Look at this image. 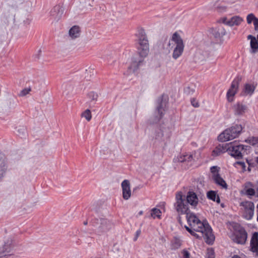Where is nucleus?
I'll return each instance as SVG.
<instances>
[{"label":"nucleus","instance_id":"1","mask_svg":"<svg viewBox=\"0 0 258 258\" xmlns=\"http://www.w3.org/2000/svg\"><path fill=\"white\" fill-rule=\"evenodd\" d=\"M186 217L188 225L184 226L186 230L196 238L203 237L206 243L212 244L215 236L209 225L201 221L195 214L191 212L186 214Z\"/></svg>","mask_w":258,"mask_h":258},{"label":"nucleus","instance_id":"2","mask_svg":"<svg viewBox=\"0 0 258 258\" xmlns=\"http://www.w3.org/2000/svg\"><path fill=\"white\" fill-rule=\"evenodd\" d=\"M138 52L140 58L137 60L135 59L128 67L131 72H134L137 70L140 64L143 62V58L146 57L149 52V45L148 40L145 32L142 30L139 32L138 37Z\"/></svg>","mask_w":258,"mask_h":258},{"label":"nucleus","instance_id":"3","mask_svg":"<svg viewBox=\"0 0 258 258\" xmlns=\"http://www.w3.org/2000/svg\"><path fill=\"white\" fill-rule=\"evenodd\" d=\"M183 40L177 32H175L169 40L167 48L170 51L173 48L172 57L176 59L180 56L184 50Z\"/></svg>","mask_w":258,"mask_h":258},{"label":"nucleus","instance_id":"4","mask_svg":"<svg viewBox=\"0 0 258 258\" xmlns=\"http://www.w3.org/2000/svg\"><path fill=\"white\" fill-rule=\"evenodd\" d=\"M242 130L241 125H235L228 128L221 133L218 136V140L221 142H226L237 138Z\"/></svg>","mask_w":258,"mask_h":258},{"label":"nucleus","instance_id":"5","mask_svg":"<svg viewBox=\"0 0 258 258\" xmlns=\"http://www.w3.org/2000/svg\"><path fill=\"white\" fill-rule=\"evenodd\" d=\"M176 202L174 207L176 212L179 214H187L190 212L188 204L185 200V196H183L181 192H178L176 194Z\"/></svg>","mask_w":258,"mask_h":258},{"label":"nucleus","instance_id":"6","mask_svg":"<svg viewBox=\"0 0 258 258\" xmlns=\"http://www.w3.org/2000/svg\"><path fill=\"white\" fill-rule=\"evenodd\" d=\"M112 226L113 224L110 221L104 218L96 219L94 223L95 232L98 235L107 232L111 229Z\"/></svg>","mask_w":258,"mask_h":258},{"label":"nucleus","instance_id":"7","mask_svg":"<svg viewBox=\"0 0 258 258\" xmlns=\"http://www.w3.org/2000/svg\"><path fill=\"white\" fill-rule=\"evenodd\" d=\"M249 148V146L239 145L234 142L229 144L228 152L235 158L240 159L242 157L245 151Z\"/></svg>","mask_w":258,"mask_h":258},{"label":"nucleus","instance_id":"8","mask_svg":"<svg viewBox=\"0 0 258 258\" xmlns=\"http://www.w3.org/2000/svg\"><path fill=\"white\" fill-rule=\"evenodd\" d=\"M158 103L154 114L149 120L150 123H157L159 121L164 114L166 102L163 101L162 99L160 98L158 100Z\"/></svg>","mask_w":258,"mask_h":258},{"label":"nucleus","instance_id":"9","mask_svg":"<svg viewBox=\"0 0 258 258\" xmlns=\"http://www.w3.org/2000/svg\"><path fill=\"white\" fill-rule=\"evenodd\" d=\"M240 206L241 207L243 217L247 220L251 219L254 210L253 203L250 201H244L240 203Z\"/></svg>","mask_w":258,"mask_h":258},{"label":"nucleus","instance_id":"10","mask_svg":"<svg viewBox=\"0 0 258 258\" xmlns=\"http://www.w3.org/2000/svg\"><path fill=\"white\" fill-rule=\"evenodd\" d=\"M13 248V242L11 238H7L4 243L0 245V258L9 255Z\"/></svg>","mask_w":258,"mask_h":258},{"label":"nucleus","instance_id":"11","mask_svg":"<svg viewBox=\"0 0 258 258\" xmlns=\"http://www.w3.org/2000/svg\"><path fill=\"white\" fill-rule=\"evenodd\" d=\"M221 21L224 24L230 27H232L239 25L243 21V19L238 16H235L230 19H228L226 17L222 18Z\"/></svg>","mask_w":258,"mask_h":258},{"label":"nucleus","instance_id":"12","mask_svg":"<svg viewBox=\"0 0 258 258\" xmlns=\"http://www.w3.org/2000/svg\"><path fill=\"white\" fill-rule=\"evenodd\" d=\"M185 200L188 204H189L194 208H196L199 202V199L197 195L193 191L187 192L186 196H185Z\"/></svg>","mask_w":258,"mask_h":258},{"label":"nucleus","instance_id":"13","mask_svg":"<svg viewBox=\"0 0 258 258\" xmlns=\"http://www.w3.org/2000/svg\"><path fill=\"white\" fill-rule=\"evenodd\" d=\"M238 87V82L237 80H234L231 85L230 89L227 93V98L229 102H232L233 100V97L236 93Z\"/></svg>","mask_w":258,"mask_h":258},{"label":"nucleus","instance_id":"14","mask_svg":"<svg viewBox=\"0 0 258 258\" xmlns=\"http://www.w3.org/2000/svg\"><path fill=\"white\" fill-rule=\"evenodd\" d=\"M121 187L122 188V197L123 198L127 200L131 196V190L130 188V183L128 180H124L121 183Z\"/></svg>","mask_w":258,"mask_h":258},{"label":"nucleus","instance_id":"15","mask_svg":"<svg viewBox=\"0 0 258 258\" xmlns=\"http://www.w3.org/2000/svg\"><path fill=\"white\" fill-rule=\"evenodd\" d=\"M247 239V233L243 229H240L235 233V241L239 244H244Z\"/></svg>","mask_w":258,"mask_h":258},{"label":"nucleus","instance_id":"16","mask_svg":"<svg viewBox=\"0 0 258 258\" xmlns=\"http://www.w3.org/2000/svg\"><path fill=\"white\" fill-rule=\"evenodd\" d=\"M7 169V159L4 155L0 154V180L6 174Z\"/></svg>","mask_w":258,"mask_h":258},{"label":"nucleus","instance_id":"17","mask_svg":"<svg viewBox=\"0 0 258 258\" xmlns=\"http://www.w3.org/2000/svg\"><path fill=\"white\" fill-rule=\"evenodd\" d=\"M250 250L258 255V233L254 232L250 240Z\"/></svg>","mask_w":258,"mask_h":258},{"label":"nucleus","instance_id":"18","mask_svg":"<svg viewBox=\"0 0 258 258\" xmlns=\"http://www.w3.org/2000/svg\"><path fill=\"white\" fill-rule=\"evenodd\" d=\"M228 147L229 144L219 145L213 151V155L214 156H218L226 151L228 152Z\"/></svg>","mask_w":258,"mask_h":258},{"label":"nucleus","instance_id":"19","mask_svg":"<svg viewBox=\"0 0 258 258\" xmlns=\"http://www.w3.org/2000/svg\"><path fill=\"white\" fill-rule=\"evenodd\" d=\"M63 12V8L59 5H56L51 10L50 14L55 19H59L62 16Z\"/></svg>","mask_w":258,"mask_h":258},{"label":"nucleus","instance_id":"20","mask_svg":"<svg viewBox=\"0 0 258 258\" xmlns=\"http://www.w3.org/2000/svg\"><path fill=\"white\" fill-rule=\"evenodd\" d=\"M253 185L251 182H247L244 185L245 194L249 196H253L256 193V189L253 188Z\"/></svg>","mask_w":258,"mask_h":258},{"label":"nucleus","instance_id":"21","mask_svg":"<svg viewBox=\"0 0 258 258\" xmlns=\"http://www.w3.org/2000/svg\"><path fill=\"white\" fill-rule=\"evenodd\" d=\"M211 32L214 36L216 38H220L226 34V31L222 27H218L215 28H213L211 30Z\"/></svg>","mask_w":258,"mask_h":258},{"label":"nucleus","instance_id":"22","mask_svg":"<svg viewBox=\"0 0 258 258\" xmlns=\"http://www.w3.org/2000/svg\"><path fill=\"white\" fill-rule=\"evenodd\" d=\"M233 109L236 115H241L245 112L246 106L240 103H237L234 105Z\"/></svg>","mask_w":258,"mask_h":258},{"label":"nucleus","instance_id":"23","mask_svg":"<svg viewBox=\"0 0 258 258\" xmlns=\"http://www.w3.org/2000/svg\"><path fill=\"white\" fill-rule=\"evenodd\" d=\"M215 182L221 186L222 188L227 189V185L225 181L220 176V175H217L215 176V177L213 178Z\"/></svg>","mask_w":258,"mask_h":258},{"label":"nucleus","instance_id":"24","mask_svg":"<svg viewBox=\"0 0 258 258\" xmlns=\"http://www.w3.org/2000/svg\"><path fill=\"white\" fill-rule=\"evenodd\" d=\"M182 244V240L177 237H174L171 241V248L172 249L175 250L178 249Z\"/></svg>","mask_w":258,"mask_h":258},{"label":"nucleus","instance_id":"25","mask_svg":"<svg viewBox=\"0 0 258 258\" xmlns=\"http://www.w3.org/2000/svg\"><path fill=\"white\" fill-rule=\"evenodd\" d=\"M80 30L78 26H73L69 31L70 36L73 39L80 36Z\"/></svg>","mask_w":258,"mask_h":258},{"label":"nucleus","instance_id":"26","mask_svg":"<svg viewBox=\"0 0 258 258\" xmlns=\"http://www.w3.org/2000/svg\"><path fill=\"white\" fill-rule=\"evenodd\" d=\"M207 197L210 200L216 202L217 203H220V199L219 197L217 195L216 191L213 190L209 191L207 192Z\"/></svg>","mask_w":258,"mask_h":258},{"label":"nucleus","instance_id":"27","mask_svg":"<svg viewBox=\"0 0 258 258\" xmlns=\"http://www.w3.org/2000/svg\"><path fill=\"white\" fill-rule=\"evenodd\" d=\"M193 160L192 155L191 154H186L185 155L180 156L178 160L180 162H189Z\"/></svg>","mask_w":258,"mask_h":258},{"label":"nucleus","instance_id":"28","mask_svg":"<svg viewBox=\"0 0 258 258\" xmlns=\"http://www.w3.org/2000/svg\"><path fill=\"white\" fill-rule=\"evenodd\" d=\"M250 47L252 53H255L258 50V41L256 38H253V39L250 40Z\"/></svg>","mask_w":258,"mask_h":258},{"label":"nucleus","instance_id":"29","mask_svg":"<svg viewBox=\"0 0 258 258\" xmlns=\"http://www.w3.org/2000/svg\"><path fill=\"white\" fill-rule=\"evenodd\" d=\"M255 90V87L251 84H246L244 87L245 93L246 94L251 95Z\"/></svg>","mask_w":258,"mask_h":258},{"label":"nucleus","instance_id":"30","mask_svg":"<svg viewBox=\"0 0 258 258\" xmlns=\"http://www.w3.org/2000/svg\"><path fill=\"white\" fill-rule=\"evenodd\" d=\"M161 212L159 209H157V208H153L151 210V216L154 219H155L156 218L160 219L161 218Z\"/></svg>","mask_w":258,"mask_h":258},{"label":"nucleus","instance_id":"31","mask_svg":"<svg viewBox=\"0 0 258 258\" xmlns=\"http://www.w3.org/2000/svg\"><path fill=\"white\" fill-rule=\"evenodd\" d=\"M81 116L84 117L87 121H90L92 118L91 113L89 109H86L82 113Z\"/></svg>","mask_w":258,"mask_h":258},{"label":"nucleus","instance_id":"32","mask_svg":"<svg viewBox=\"0 0 258 258\" xmlns=\"http://www.w3.org/2000/svg\"><path fill=\"white\" fill-rule=\"evenodd\" d=\"M88 97L91 102H95L97 100L98 95L94 92H91L88 94Z\"/></svg>","mask_w":258,"mask_h":258},{"label":"nucleus","instance_id":"33","mask_svg":"<svg viewBox=\"0 0 258 258\" xmlns=\"http://www.w3.org/2000/svg\"><path fill=\"white\" fill-rule=\"evenodd\" d=\"M220 168L216 166H214L211 167L210 170L212 174V178H214L215 176L220 175L219 174Z\"/></svg>","mask_w":258,"mask_h":258},{"label":"nucleus","instance_id":"34","mask_svg":"<svg viewBox=\"0 0 258 258\" xmlns=\"http://www.w3.org/2000/svg\"><path fill=\"white\" fill-rule=\"evenodd\" d=\"M257 19L253 14H249L247 16L246 20L248 24H250L252 21L254 22V20Z\"/></svg>","mask_w":258,"mask_h":258},{"label":"nucleus","instance_id":"35","mask_svg":"<svg viewBox=\"0 0 258 258\" xmlns=\"http://www.w3.org/2000/svg\"><path fill=\"white\" fill-rule=\"evenodd\" d=\"M206 258H215L214 252L212 249H208Z\"/></svg>","mask_w":258,"mask_h":258},{"label":"nucleus","instance_id":"36","mask_svg":"<svg viewBox=\"0 0 258 258\" xmlns=\"http://www.w3.org/2000/svg\"><path fill=\"white\" fill-rule=\"evenodd\" d=\"M181 253L182 255V258H190V253L186 249H183L181 251Z\"/></svg>","mask_w":258,"mask_h":258},{"label":"nucleus","instance_id":"37","mask_svg":"<svg viewBox=\"0 0 258 258\" xmlns=\"http://www.w3.org/2000/svg\"><path fill=\"white\" fill-rule=\"evenodd\" d=\"M30 91H31L30 88H25V89L22 90L20 92L19 95L20 96H24L26 95L27 94H28L30 92Z\"/></svg>","mask_w":258,"mask_h":258},{"label":"nucleus","instance_id":"38","mask_svg":"<svg viewBox=\"0 0 258 258\" xmlns=\"http://www.w3.org/2000/svg\"><path fill=\"white\" fill-rule=\"evenodd\" d=\"M18 132L20 136H24L26 133V130L25 127L22 126L18 128Z\"/></svg>","mask_w":258,"mask_h":258},{"label":"nucleus","instance_id":"39","mask_svg":"<svg viewBox=\"0 0 258 258\" xmlns=\"http://www.w3.org/2000/svg\"><path fill=\"white\" fill-rule=\"evenodd\" d=\"M257 139L256 138L252 137L248 139L247 140H246V142H248L250 144H251L252 145H255L257 142Z\"/></svg>","mask_w":258,"mask_h":258},{"label":"nucleus","instance_id":"40","mask_svg":"<svg viewBox=\"0 0 258 258\" xmlns=\"http://www.w3.org/2000/svg\"><path fill=\"white\" fill-rule=\"evenodd\" d=\"M253 25L254 26L255 30L258 31V19L254 20V22H253Z\"/></svg>","mask_w":258,"mask_h":258},{"label":"nucleus","instance_id":"41","mask_svg":"<svg viewBox=\"0 0 258 258\" xmlns=\"http://www.w3.org/2000/svg\"><path fill=\"white\" fill-rule=\"evenodd\" d=\"M141 231L140 229L136 231V237L134 238V240H136L137 239L138 237L141 234Z\"/></svg>","mask_w":258,"mask_h":258},{"label":"nucleus","instance_id":"42","mask_svg":"<svg viewBox=\"0 0 258 258\" xmlns=\"http://www.w3.org/2000/svg\"><path fill=\"white\" fill-rule=\"evenodd\" d=\"M191 104H192V106L195 107H197L199 106V103L198 102H196V101L194 100L191 101Z\"/></svg>","mask_w":258,"mask_h":258},{"label":"nucleus","instance_id":"43","mask_svg":"<svg viewBox=\"0 0 258 258\" xmlns=\"http://www.w3.org/2000/svg\"><path fill=\"white\" fill-rule=\"evenodd\" d=\"M255 189H256V194L258 197V181L256 182V184H255Z\"/></svg>","mask_w":258,"mask_h":258},{"label":"nucleus","instance_id":"44","mask_svg":"<svg viewBox=\"0 0 258 258\" xmlns=\"http://www.w3.org/2000/svg\"><path fill=\"white\" fill-rule=\"evenodd\" d=\"M253 38H255V37L251 35H249L248 36H247V38L248 39H250V40H251L252 39H253Z\"/></svg>","mask_w":258,"mask_h":258},{"label":"nucleus","instance_id":"45","mask_svg":"<svg viewBox=\"0 0 258 258\" xmlns=\"http://www.w3.org/2000/svg\"><path fill=\"white\" fill-rule=\"evenodd\" d=\"M189 87H186V88H185V89H184V91H185V92H187L188 93H190V92L189 91H188V90H189Z\"/></svg>","mask_w":258,"mask_h":258},{"label":"nucleus","instance_id":"46","mask_svg":"<svg viewBox=\"0 0 258 258\" xmlns=\"http://www.w3.org/2000/svg\"><path fill=\"white\" fill-rule=\"evenodd\" d=\"M143 214V211H141L139 212L138 215L137 216H141L142 215V214Z\"/></svg>","mask_w":258,"mask_h":258},{"label":"nucleus","instance_id":"47","mask_svg":"<svg viewBox=\"0 0 258 258\" xmlns=\"http://www.w3.org/2000/svg\"><path fill=\"white\" fill-rule=\"evenodd\" d=\"M232 258H241V257H240L239 255H234Z\"/></svg>","mask_w":258,"mask_h":258},{"label":"nucleus","instance_id":"48","mask_svg":"<svg viewBox=\"0 0 258 258\" xmlns=\"http://www.w3.org/2000/svg\"><path fill=\"white\" fill-rule=\"evenodd\" d=\"M256 209H257V220L258 221V203H257V205L256 206Z\"/></svg>","mask_w":258,"mask_h":258},{"label":"nucleus","instance_id":"49","mask_svg":"<svg viewBox=\"0 0 258 258\" xmlns=\"http://www.w3.org/2000/svg\"><path fill=\"white\" fill-rule=\"evenodd\" d=\"M84 225H87V221H85L84 222Z\"/></svg>","mask_w":258,"mask_h":258},{"label":"nucleus","instance_id":"50","mask_svg":"<svg viewBox=\"0 0 258 258\" xmlns=\"http://www.w3.org/2000/svg\"><path fill=\"white\" fill-rule=\"evenodd\" d=\"M256 162L257 163H258V157L256 158Z\"/></svg>","mask_w":258,"mask_h":258},{"label":"nucleus","instance_id":"51","mask_svg":"<svg viewBox=\"0 0 258 258\" xmlns=\"http://www.w3.org/2000/svg\"><path fill=\"white\" fill-rule=\"evenodd\" d=\"M205 57L201 58V60H204V59H205Z\"/></svg>","mask_w":258,"mask_h":258},{"label":"nucleus","instance_id":"52","mask_svg":"<svg viewBox=\"0 0 258 258\" xmlns=\"http://www.w3.org/2000/svg\"><path fill=\"white\" fill-rule=\"evenodd\" d=\"M198 55H199V53H197V54H196L197 57H198Z\"/></svg>","mask_w":258,"mask_h":258}]
</instances>
